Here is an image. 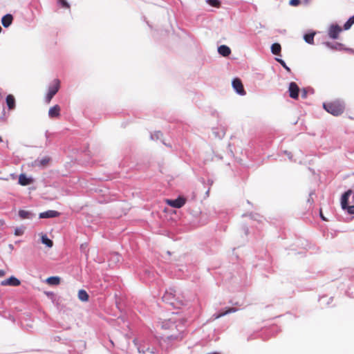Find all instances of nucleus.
<instances>
[{
	"instance_id": "c9c22d12",
	"label": "nucleus",
	"mask_w": 354,
	"mask_h": 354,
	"mask_svg": "<svg viewBox=\"0 0 354 354\" xmlns=\"http://www.w3.org/2000/svg\"><path fill=\"white\" fill-rule=\"evenodd\" d=\"M176 304L177 305H183V302L182 301H178Z\"/></svg>"
},
{
	"instance_id": "9b49d317",
	"label": "nucleus",
	"mask_w": 354,
	"mask_h": 354,
	"mask_svg": "<svg viewBox=\"0 0 354 354\" xmlns=\"http://www.w3.org/2000/svg\"><path fill=\"white\" fill-rule=\"evenodd\" d=\"M60 106L57 104L50 108L48 111V116L50 118H59L60 116Z\"/></svg>"
},
{
	"instance_id": "f704fd0d",
	"label": "nucleus",
	"mask_w": 354,
	"mask_h": 354,
	"mask_svg": "<svg viewBox=\"0 0 354 354\" xmlns=\"http://www.w3.org/2000/svg\"><path fill=\"white\" fill-rule=\"evenodd\" d=\"M308 203H309L310 206H311V205L313 203V201L310 198H308Z\"/></svg>"
},
{
	"instance_id": "72a5a7b5",
	"label": "nucleus",
	"mask_w": 354,
	"mask_h": 354,
	"mask_svg": "<svg viewBox=\"0 0 354 354\" xmlns=\"http://www.w3.org/2000/svg\"><path fill=\"white\" fill-rule=\"evenodd\" d=\"M6 274L5 271L3 270H0V277L4 276Z\"/></svg>"
},
{
	"instance_id": "7ed1b4c3",
	"label": "nucleus",
	"mask_w": 354,
	"mask_h": 354,
	"mask_svg": "<svg viewBox=\"0 0 354 354\" xmlns=\"http://www.w3.org/2000/svg\"><path fill=\"white\" fill-rule=\"evenodd\" d=\"M353 192L351 189H348L342 196L341 198V206L343 209H346L349 214H354V205L349 206L348 198L352 194Z\"/></svg>"
},
{
	"instance_id": "58836bf2",
	"label": "nucleus",
	"mask_w": 354,
	"mask_h": 354,
	"mask_svg": "<svg viewBox=\"0 0 354 354\" xmlns=\"http://www.w3.org/2000/svg\"><path fill=\"white\" fill-rule=\"evenodd\" d=\"M171 304H173V305L175 304L174 301H171Z\"/></svg>"
},
{
	"instance_id": "393cba45",
	"label": "nucleus",
	"mask_w": 354,
	"mask_h": 354,
	"mask_svg": "<svg viewBox=\"0 0 354 354\" xmlns=\"http://www.w3.org/2000/svg\"><path fill=\"white\" fill-rule=\"evenodd\" d=\"M171 296H172L173 298L176 297V290H170L169 292L167 291L164 297L166 299H169Z\"/></svg>"
},
{
	"instance_id": "2eb2a0df",
	"label": "nucleus",
	"mask_w": 354,
	"mask_h": 354,
	"mask_svg": "<svg viewBox=\"0 0 354 354\" xmlns=\"http://www.w3.org/2000/svg\"><path fill=\"white\" fill-rule=\"evenodd\" d=\"M237 311L236 308H228L225 311L220 313L218 314L214 315V319H217L221 318L223 316H225L231 313H235Z\"/></svg>"
},
{
	"instance_id": "f3484780",
	"label": "nucleus",
	"mask_w": 354,
	"mask_h": 354,
	"mask_svg": "<svg viewBox=\"0 0 354 354\" xmlns=\"http://www.w3.org/2000/svg\"><path fill=\"white\" fill-rule=\"evenodd\" d=\"M19 216L21 219H28L32 218V214L30 212L21 209L19 211Z\"/></svg>"
},
{
	"instance_id": "c756f323",
	"label": "nucleus",
	"mask_w": 354,
	"mask_h": 354,
	"mask_svg": "<svg viewBox=\"0 0 354 354\" xmlns=\"http://www.w3.org/2000/svg\"><path fill=\"white\" fill-rule=\"evenodd\" d=\"M277 61L279 62L287 71H290V68L286 65L285 62L280 59H277Z\"/></svg>"
},
{
	"instance_id": "423d86ee",
	"label": "nucleus",
	"mask_w": 354,
	"mask_h": 354,
	"mask_svg": "<svg viewBox=\"0 0 354 354\" xmlns=\"http://www.w3.org/2000/svg\"><path fill=\"white\" fill-rule=\"evenodd\" d=\"M299 91H300V89H299L298 85L295 82H292L290 83L289 87H288V92H289V96L291 98H292L294 100H297L299 97Z\"/></svg>"
},
{
	"instance_id": "1a4fd4ad",
	"label": "nucleus",
	"mask_w": 354,
	"mask_h": 354,
	"mask_svg": "<svg viewBox=\"0 0 354 354\" xmlns=\"http://www.w3.org/2000/svg\"><path fill=\"white\" fill-rule=\"evenodd\" d=\"M232 86L234 89L240 95H243L245 94V91L243 88V85L239 78H235L232 81Z\"/></svg>"
},
{
	"instance_id": "dca6fc26",
	"label": "nucleus",
	"mask_w": 354,
	"mask_h": 354,
	"mask_svg": "<svg viewBox=\"0 0 354 354\" xmlns=\"http://www.w3.org/2000/svg\"><path fill=\"white\" fill-rule=\"evenodd\" d=\"M46 282L50 286H57L60 283V278L59 277H50L46 279Z\"/></svg>"
},
{
	"instance_id": "6e6552de",
	"label": "nucleus",
	"mask_w": 354,
	"mask_h": 354,
	"mask_svg": "<svg viewBox=\"0 0 354 354\" xmlns=\"http://www.w3.org/2000/svg\"><path fill=\"white\" fill-rule=\"evenodd\" d=\"M21 284V281L19 279L16 278L14 276L9 277L5 280L1 281V285L3 286H19Z\"/></svg>"
},
{
	"instance_id": "4468645a",
	"label": "nucleus",
	"mask_w": 354,
	"mask_h": 354,
	"mask_svg": "<svg viewBox=\"0 0 354 354\" xmlns=\"http://www.w3.org/2000/svg\"><path fill=\"white\" fill-rule=\"evenodd\" d=\"M6 104L10 110L15 108V99L12 95L10 94L6 97Z\"/></svg>"
},
{
	"instance_id": "f257e3e1",
	"label": "nucleus",
	"mask_w": 354,
	"mask_h": 354,
	"mask_svg": "<svg viewBox=\"0 0 354 354\" xmlns=\"http://www.w3.org/2000/svg\"><path fill=\"white\" fill-rule=\"evenodd\" d=\"M185 319L178 313H172L171 317L161 323V328L166 338L172 340L182 339L185 329Z\"/></svg>"
},
{
	"instance_id": "f8f14e48",
	"label": "nucleus",
	"mask_w": 354,
	"mask_h": 354,
	"mask_svg": "<svg viewBox=\"0 0 354 354\" xmlns=\"http://www.w3.org/2000/svg\"><path fill=\"white\" fill-rule=\"evenodd\" d=\"M12 20H13V17H12V15L7 14V15H4L1 19L2 25L4 27L7 28L12 24Z\"/></svg>"
},
{
	"instance_id": "6ab92c4d",
	"label": "nucleus",
	"mask_w": 354,
	"mask_h": 354,
	"mask_svg": "<svg viewBox=\"0 0 354 354\" xmlns=\"http://www.w3.org/2000/svg\"><path fill=\"white\" fill-rule=\"evenodd\" d=\"M281 50V45L278 43H274L271 46V51L274 55H278Z\"/></svg>"
},
{
	"instance_id": "4c0bfd02",
	"label": "nucleus",
	"mask_w": 354,
	"mask_h": 354,
	"mask_svg": "<svg viewBox=\"0 0 354 354\" xmlns=\"http://www.w3.org/2000/svg\"><path fill=\"white\" fill-rule=\"evenodd\" d=\"M1 142H3V139H2V138L0 136V143H1Z\"/></svg>"
},
{
	"instance_id": "412c9836",
	"label": "nucleus",
	"mask_w": 354,
	"mask_h": 354,
	"mask_svg": "<svg viewBox=\"0 0 354 354\" xmlns=\"http://www.w3.org/2000/svg\"><path fill=\"white\" fill-rule=\"evenodd\" d=\"M41 242L42 243L46 245L48 248H52L53 245V241L49 239L45 234L41 236Z\"/></svg>"
},
{
	"instance_id": "20e7f679",
	"label": "nucleus",
	"mask_w": 354,
	"mask_h": 354,
	"mask_svg": "<svg viewBox=\"0 0 354 354\" xmlns=\"http://www.w3.org/2000/svg\"><path fill=\"white\" fill-rule=\"evenodd\" d=\"M60 86V82L59 80H54L53 84L49 87L48 93L45 97L46 102L49 104L54 97V95L58 92Z\"/></svg>"
},
{
	"instance_id": "0eeeda50",
	"label": "nucleus",
	"mask_w": 354,
	"mask_h": 354,
	"mask_svg": "<svg viewBox=\"0 0 354 354\" xmlns=\"http://www.w3.org/2000/svg\"><path fill=\"white\" fill-rule=\"evenodd\" d=\"M342 31V28L335 24L331 25L328 29V36L333 39H336L339 37V33Z\"/></svg>"
},
{
	"instance_id": "e433bc0d",
	"label": "nucleus",
	"mask_w": 354,
	"mask_h": 354,
	"mask_svg": "<svg viewBox=\"0 0 354 354\" xmlns=\"http://www.w3.org/2000/svg\"><path fill=\"white\" fill-rule=\"evenodd\" d=\"M352 194H353V202L354 203V192Z\"/></svg>"
},
{
	"instance_id": "a878e982",
	"label": "nucleus",
	"mask_w": 354,
	"mask_h": 354,
	"mask_svg": "<svg viewBox=\"0 0 354 354\" xmlns=\"http://www.w3.org/2000/svg\"><path fill=\"white\" fill-rule=\"evenodd\" d=\"M58 1L63 8H69V4L67 3L66 0H58Z\"/></svg>"
},
{
	"instance_id": "4be33fe9",
	"label": "nucleus",
	"mask_w": 354,
	"mask_h": 354,
	"mask_svg": "<svg viewBox=\"0 0 354 354\" xmlns=\"http://www.w3.org/2000/svg\"><path fill=\"white\" fill-rule=\"evenodd\" d=\"M314 36H315V32L309 33V34H306L304 35V40L308 44H313V43H314Z\"/></svg>"
},
{
	"instance_id": "7c9ffc66",
	"label": "nucleus",
	"mask_w": 354,
	"mask_h": 354,
	"mask_svg": "<svg viewBox=\"0 0 354 354\" xmlns=\"http://www.w3.org/2000/svg\"><path fill=\"white\" fill-rule=\"evenodd\" d=\"M49 160H50V158H43L42 160H41V162H41V165H46L48 163Z\"/></svg>"
},
{
	"instance_id": "f03ea898",
	"label": "nucleus",
	"mask_w": 354,
	"mask_h": 354,
	"mask_svg": "<svg viewBox=\"0 0 354 354\" xmlns=\"http://www.w3.org/2000/svg\"><path fill=\"white\" fill-rule=\"evenodd\" d=\"M323 107L328 113L334 116L342 115L345 109L344 102L339 100L324 103Z\"/></svg>"
},
{
	"instance_id": "cd10ccee",
	"label": "nucleus",
	"mask_w": 354,
	"mask_h": 354,
	"mask_svg": "<svg viewBox=\"0 0 354 354\" xmlns=\"http://www.w3.org/2000/svg\"><path fill=\"white\" fill-rule=\"evenodd\" d=\"M24 234V230L21 228H17L15 230V234L16 236H21Z\"/></svg>"
},
{
	"instance_id": "ddd939ff",
	"label": "nucleus",
	"mask_w": 354,
	"mask_h": 354,
	"mask_svg": "<svg viewBox=\"0 0 354 354\" xmlns=\"http://www.w3.org/2000/svg\"><path fill=\"white\" fill-rule=\"evenodd\" d=\"M218 52L223 57H227L231 53V50L228 46L221 45L218 47Z\"/></svg>"
},
{
	"instance_id": "c85d7f7f",
	"label": "nucleus",
	"mask_w": 354,
	"mask_h": 354,
	"mask_svg": "<svg viewBox=\"0 0 354 354\" xmlns=\"http://www.w3.org/2000/svg\"><path fill=\"white\" fill-rule=\"evenodd\" d=\"M300 3V0H290V4L293 6H297Z\"/></svg>"
},
{
	"instance_id": "b1692460",
	"label": "nucleus",
	"mask_w": 354,
	"mask_h": 354,
	"mask_svg": "<svg viewBox=\"0 0 354 354\" xmlns=\"http://www.w3.org/2000/svg\"><path fill=\"white\" fill-rule=\"evenodd\" d=\"M207 3L214 7L218 8L220 6V2L218 0H207Z\"/></svg>"
},
{
	"instance_id": "bb28decb",
	"label": "nucleus",
	"mask_w": 354,
	"mask_h": 354,
	"mask_svg": "<svg viewBox=\"0 0 354 354\" xmlns=\"http://www.w3.org/2000/svg\"><path fill=\"white\" fill-rule=\"evenodd\" d=\"M301 97L306 99L308 95V91L306 88H302L301 91Z\"/></svg>"
},
{
	"instance_id": "9d476101",
	"label": "nucleus",
	"mask_w": 354,
	"mask_h": 354,
	"mask_svg": "<svg viewBox=\"0 0 354 354\" xmlns=\"http://www.w3.org/2000/svg\"><path fill=\"white\" fill-rule=\"evenodd\" d=\"M60 215V213L55 210H48L39 214L40 218H55Z\"/></svg>"
},
{
	"instance_id": "2f4dec72",
	"label": "nucleus",
	"mask_w": 354,
	"mask_h": 354,
	"mask_svg": "<svg viewBox=\"0 0 354 354\" xmlns=\"http://www.w3.org/2000/svg\"><path fill=\"white\" fill-rule=\"evenodd\" d=\"M4 110L3 102H0V114H3L4 113Z\"/></svg>"
},
{
	"instance_id": "aec40b11",
	"label": "nucleus",
	"mask_w": 354,
	"mask_h": 354,
	"mask_svg": "<svg viewBox=\"0 0 354 354\" xmlns=\"http://www.w3.org/2000/svg\"><path fill=\"white\" fill-rule=\"evenodd\" d=\"M88 295L84 290H80L78 292V298L82 301H87L88 300Z\"/></svg>"
},
{
	"instance_id": "5701e85b",
	"label": "nucleus",
	"mask_w": 354,
	"mask_h": 354,
	"mask_svg": "<svg viewBox=\"0 0 354 354\" xmlns=\"http://www.w3.org/2000/svg\"><path fill=\"white\" fill-rule=\"evenodd\" d=\"M354 24V15L348 19V20L344 24V29L348 30L352 25Z\"/></svg>"
},
{
	"instance_id": "39448f33",
	"label": "nucleus",
	"mask_w": 354,
	"mask_h": 354,
	"mask_svg": "<svg viewBox=\"0 0 354 354\" xmlns=\"http://www.w3.org/2000/svg\"><path fill=\"white\" fill-rule=\"evenodd\" d=\"M166 203L172 207L180 208L185 204L186 199L184 197L180 196L174 200L167 199Z\"/></svg>"
},
{
	"instance_id": "473e14b6",
	"label": "nucleus",
	"mask_w": 354,
	"mask_h": 354,
	"mask_svg": "<svg viewBox=\"0 0 354 354\" xmlns=\"http://www.w3.org/2000/svg\"><path fill=\"white\" fill-rule=\"evenodd\" d=\"M320 216L322 218V220L327 221L326 218L324 216L322 209L320 210Z\"/></svg>"
},
{
	"instance_id": "a211bd4d",
	"label": "nucleus",
	"mask_w": 354,
	"mask_h": 354,
	"mask_svg": "<svg viewBox=\"0 0 354 354\" xmlns=\"http://www.w3.org/2000/svg\"><path fill=\"white\" fill-rule=\"evenodd\" d=\"M19 183L21 185H28L31 183V180L28 178L25 174H20L19 177Z\"/></svg>"
}]
</instances>
